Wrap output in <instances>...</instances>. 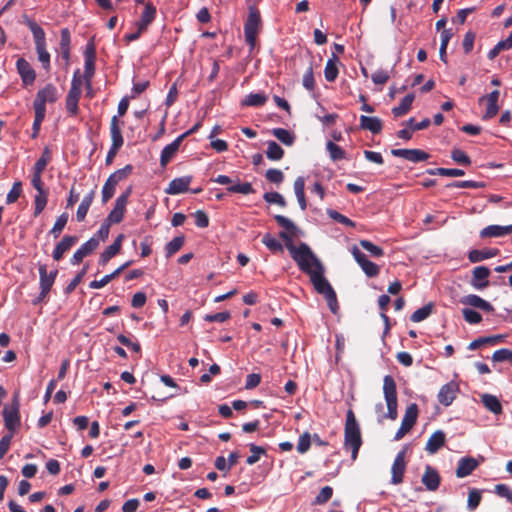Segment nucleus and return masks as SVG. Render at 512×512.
<instances>
[{
	"mask_svg": "<svg viewBox=\"0 0 512 512\" xmlns=\"http://www.w3.org/2000/svg\"><path fill=\"white\" fill-rule=\"evenodd\" d=\"M274 219L279 226L290 232L289 240L284 241L285 247L290 252L292 259L296 262L299 269H305L306 262H311V259H314L316 255L306 243H300L297 247L294 245L293 237L296 236L298 229L290 219L283 215H275Z\"/></svg>",
	"mask_w": 512,
	"mask_h": 512,
	"instance_id": "nucleus-1",
	"label": "nucleus"
},
{
	"mask_svg": "<svg viewBox=\"0 0 512 512\" xmlns=\"http://www.w3.org/2000/svg\"><path fill=\"white\" fill-rule=\"evenodd\" d=\"M363 443L359 423L352 409L346 414L344 426V448L351 451L352 460H356L359 449Z\"/></svg>",
	"mask_w": 512,
	"mask_h": 512,
	"instance_id": "nucleus-2",
	"label": "nucleus"
},
{
	"mask_svg": "<svg viewBox=\"0 0 512 512\" xmlns=\"http://www.w3.org/2000/svg\"><path fill=\"white\" fill-rule=\"evenodd\" d=\"M300 270L309 275L317 293L324 295L332 289L331 284L324 277V267L316 256H314V259H311V262H306L305 269Z\"/></svg>",
	"mask_w": 512,
	"mask_h": 512,
	"instance_id": "nucleus-3",
	"label": "nucleus"
},
{
	"mask_svg": "<svg viewBox=\"0 0 512 512\" xmlns=\"http://www.w3.org/2000/svg\"><path fill=\"white\" fill-rule=\"evenodd\" d=\"M383 394L387 405V413L378 420L380 423L386 418L396 420L398 417L397 387L391 375H386L383 379Z\"/></svg>",
	"mask_w": 512,
	"mask_h": 512,
	"instance_id": "nucleus-4",
	"label": "nucleus"
},
{
	"mask_svg": "<svg viewBox=\"0 0 512 512\" xmlns=\"http://www.w3.org/2000/svg\"><path fill=\"white\" fill-rule=\"evenodd\" d=\"M38 271H39L40 293L37 296V298L35 300H33L34 305H37L46 300V298L48 297V295L51 291V288L55 282L57 274H58L57 269L48 273L47 266L45 264H39Z\"/></svg>",
	"mask_w": 512,
	"mask_h": 512,
	"instance_id": "nucleus-5",
	"label": "nucleus"
},
{
	"mask_svg": "<svg viewBox=\"0 0 512 512\" xmlns=\"http://www.w3.org/2000/svg\"><path fill=\"white\" fill-rule=\"evenodd\" d=\"M261 26V15L259 10L251 6L249 14L244 24V34L247 44L253 49L256 44V38Z\"/></svg>",
	"mask_w": 512,
	"mask_h": 512,
	"instance_id": "nucleus-6",
	"label": "nucleus"
},
{
	"mask_svg": "<svg viewBox=\"0 0 512 512\" xmlns=\"http://www.w3.org/2000/svg\"><path fill=\"white\" fill-rule=\"evenodd\" d=\"M58 100L57 88L49 83L43 88L39 89L36 93L35 100L33 102L34 112H41L46 114V104L55 103Z\"/></svg>",
	"mask_w": 512,
	"mask_h": 512,
	"instance_id": "nucleus-7",
	"label": "nucleus"
},
{
	"mask_svg": "<svg viewBox=\"0 0 512 512\" xmlns=\"http://www.w3.org/2000/svg\"><path fill=\"white\" fill-rule=\"evenodd\" d=\"M20 402L18 394H15L10 405L3 410L4 425L6 429L14 433L20 426Z\"/></svg>",
	"mask_w": 512,
	"mask_h": 512,
	"instance_id": "nucleus-8",
	"label": "nucleus"
},
{
	"mask_svg": "<svg viewBox=\"0 0 512 512\" xmlns=\"http://www.w3.org/2000/svg\"><path fill=\"white\" fill-rule=\"evenodd\" d=\"M85 64L83 79L85 81L86 89H92V78L95 73V61H96V48L93 40H90L85 48L84 52Z\"/></svg>",
	"mask_w": 512,
	"mask_h": 512,
	"instance_id": "nucleus-9",
	"label": "nucleus"
},
{
	"mask_svg": "<svg viewBox=\"0 0 512 512\" xmlns=\"http://www.w3.org/2000/svg\"><path fill=\"white\" fill-rule=\"evenodd\" d=\"M418 417V406L415 403L410 404L405 411L401 426L394 436V440L402 439L415 425Z\"/></svg>",
	"mask_w": 512,
	"mask_h": 512,
	"instance_id": "nucleus-10",
	"label": "nucleus"
},
{
	"mask_svg": "<svg viewBox=\"0 0 512 512\" xmlns=\"http://www.w3.org/2000/svg\"><path fill=\"white\" fill-rule=\"evenodd\" d=\"M131 194V188H128L123 194H121L115 201V206L112 211L108 214L106 220L112 224H118L123 220L124 213L126 211V205L128 198Z\"/></svg>",
	"mask_w": 512,
	"mask_h": 512,
	"instance_id": "nucleus-11",
	"label": "nucleus"
},
{
	"mask_svg": "<svg viewBox=\"0 0 512 512\" xmlns=\"http://www.w3.org/2000/svg\"><path fill=\"white\" fill-rule=\"evenodd\" d=\"M352 255L363 272L368 277H376L380 272V268L374 262L368 260L367 256L361 252L356 246L352 248Z\"/></svg>",
	"mask_w": 512,
	"mask_h": 512,
	"instance_id": "nucleus-12",
	"label": "nucleus"
},
{
	"mask_svg": "<svg viewBox=\"0 0 512 512\" xmlns=\"http://www.w3.org/2000/svg\"><path fill=\"white\" fill-rule=\"evenodd\" d=\"M499 96V90H493L489 94L479 98V104H486L485 113L482 116L484 120L492 119L498 114L500 109L498 105Z\"/></svg>",
	"mask_w": 512,
	"mask_h": 512,
	"instance_id": "nucleus-13",
	"label": "nucleus"
},
{
	"mask_svg": "<svg viewBox=\"0 0 512 512\" xmlns=\"http://www.w3.org/2000/svg\"><path fill=\"white\" fill-rule=\"evenodd\" d=\"M391 154L413 163L426 161L430 157L427 152L420 149H392Z\"/></svg>",
	"mask_w": 512,
	"mask_h": 512,
	"instance_id": "nucleus-14",
	"label": "nucleus"
},
{
	"mask_svg": "<svg viewBox=\"0 0 512 512\" xmlns=\"http://www.w3.org/2000/svg\"><path fill=\"white\" fill-rule=\"evenodd\" d=\"M16 68L24 86H29L34 83L36 79V72L25 58H18Z\"/></svg>",
	"mask_w": 512,
	"mask_h": 512,
	"instance_id": "nucleus-15",
	"label": "nucleus"
},
{
	"mask_svg": "<svg viewBox=\"0 0 512 512\" xmlns=\"http://www.w3.org/2000/svg\"><path fill=\"white\" fill-rule=\"evenodd\" d=\"M99 246V239L97 237H91L88 241L82 244L73 254L71 263L77 265L83 261V259L93 253Z\"/></svg>",
	"mask_w": 512,
	"mask_h": 512,
	"instance_id": "nucleus-16",
	"label": "nucleus"
},
{
	"mask_svg": "<svg viewBox=\"0 0 512 512\" xmlns=\"http://www.w3.org/2000/svg\"><path fill=\"white\" fill-rule=\"evenodd\" d=\"M421 482L428 491H436L441 483V476L436 468L426 465Z\"/></svg>",
	"mask_w": 512,
	"mask_h": 512,
	"instance_id": "nucleus-17",
	"label": "nucleus"
},
{
	"mask_svg": "<svg viewBox=\"0 0 512 512\" xmlns=\"http://www.w3.org/2000/svg\"><path fill=\"white\" fill-rule=\"evenodd\" d=\"M406 470V463H405V452L401 451L399 452L392 464L391 467V483L394 485H398L403 482L404 473Z\"/></svg>",
	"mask_w": 512,
	"mask_h": 512,
	"instance_id": "nucleus-18",
	"label": "nucleus"
},
{
	"mask_svg": "<svg viewBox=\"0 0 512 512\" xmlns=\"http://www.w3.org/2000/svg\"><path fill=\"white\" fill-rule=\"evenodd\" d=\"M193 177L191 175H186L182 177H178L170 181L167 188H165V193L169 195H178L181 193H185L189 189V185L192 182Z\"/></svg>",
	"mask_w": 512,
	"mask_h": 512,
	"instance_id": "nucleus-19",
	"label": "nucleus"
},
{
	"mask_svg": "<svg viewBox=\"0 0 512 512\" xmlns=\"http://www.w3.org/2000/svg\"><path fill=\"white\" fill-rule=\"evenodd\" d=\"M458 392V384L451 381L440 388L437 395L438 401L444 406H449L456 398Z\"/></svg>",
	"mask_w": 512,
	"mask_h": 512,
	"instance_id": "nucleus-20",
	"label": "nucleus"
},
{
	"mask_svg": "<svg viewBox=\"0 0 512 512\" xmlns=\"http://www.w3.org/2000/svg\"><path fill=\"white\" fill-rule=\"evenodd\" d=\"M23 23L27 25L33 34L35 48L46 46V34L43 28L27 15L23 16Z\"/></svg>",
	"mask_w": 512,
	"mask_h": 512,
	"instance_id": "nucleus-21",
	"label": "nucleus"
},
{
	"mask_svg": "<svg viewBox=\"0 0 512 512\" xmlns=\"http://www.w3.org/2000/svg\"><path fill=\"white\" fill-rule=\"evenodd\" d=\"M78 242V237L75 235H65L61 241L55 246L52 257L55 261L63 258V255L69 251Z\"/></svg>",
	"mask_w": 512,
	"mask_h": 512,
	"instance_id": "nucleus-22",
	"label": "nucleus"
},
{
	"mask_svg": "<svg viewBox=\"0 0 512 512\" xmlns=\"http://www.w3.org/2000/svg\"><path fill=\"white\" fill-rule=\"evenodd\" d=\"M124 239V235L123 234H119L116 239L114 240V242L108 246L101 254H100V257H99V260H98V263L99 265L101 266H105L107 265V263L114 257L116 256L120 250H121V247H122V241Z\"/></svg>",
	"mask_w": 512,
	"mask_h": 512,
	"instance_id": "nucleus-23",
	"label": "nucleus"
},
{
	"mask_svg": "<svg viewBox=\"0 0 512 512\" xmlns=\"http://www.w3.org/2000/svg\"><path fill=\"white\" fill-rule=\"evenodd\" d=\"M490 275V270L486 266H477L472 271V281L471 284L476 289H484L489 286L488 277Z\"/></svg>",
	"mask_w": 512,
	"mask_h": 512,
	"instance_id": "nucleus-24",
	"label": "nucleus"
},
{
	"mask_svg": "<svg viewBox=\"0 0 512 512\" xmlns=\"http://www.w3.org/2000/svg\"><path fill=\"white\" fill-rule=\"evenodd\" d=\"M479 463L472 457H463L458 461L455 474L458 478L469 476L477 467Z\"/></svg>",
	"mask_w": 512,
	"mask_h": 512,
	"instance_id": "nucleus-25",
	"label": "nucleus"
},
{
	"mask_svg": "<svg viewBox=\"0 0 512 512\" xmlns=\"http://www.w3.org/2000/svg\"><path fill=\"white\" fill-rule=\"evenodd\" d=\"M183 141V137H177L172 143L166 145L160 156V165L164 168L172 160L179 150V147Z\"/></svg>",
	"mask_w": 512,
	"mask_h": 512,
	"instance_id": "nucleus-26",
	"label": "nucleus"
},
{
	"mask_svg": "<svg viewBox=\"0 0 512 512\" xmlns=\"http://www.w3.org/2000/svg\"><path fill=\"white\" fill-rule=\"evenodd\" d=\"M512 234V224L507 226L489 225L480 231L481 238L503 237Z\"/></svg>",
	"mask_w": 512,
	"mask_h": 512,
	"instance_id": "nucleus-27",
	"label": "nucleus"
},
{
	"mask_svg": "<svg viewBox=\"0 0 512 512\" xmlns=\"http://www.w3.org/2000/svg\"><path fill=\"white\" fill-rule=\"evenodd\" d=\"M445 440V433L441 430H437L429 437L425 450L429 454H435L444 446Z\"/></svg>",
	"mask_w": 512,
	"mask_h": 512,
	"instance_id": "nucleus-28",
	"label": "nucleus"
},
{
	"mask_svg": "<svg viewBox=\"0 0 512 512\" xmlns=\"http://www.w3.org/2000/svg\"><path fill=\"white\" fill-rule=\"evenodd\" d=\"M360 128L363 130H367L372 134H379L383 128V122L378 117H370L361 115L359 118Z\"/></svg>",
	"mask_w": 512,
	"mask_h": 512,
	"instance_id": "nucleus-29",
	"label": "nucleus"
},
{
	"mask_svg": "<svg viewBox=\"0 0 512 512\" xmlns=\"http://www.w3.org/2000/svg\"><path fill=\"white\" fill-rule=\"evenodd\" d=\"M124 123L119 120L118 116H113L110 122V136L112 141V146L122 147L124 143V139L121 132V125Z\"/></svg>",
	"mask_w": 512,
	"mask_h": 512,
	"instance_id": "nucleus-30",
	"label": "nucleus"
},
{
	"mask_svg": "<svg viewBox=\"0 0 512 512\" xmlns=\"http://www.w3.org/2000/svg\"><path fill=\"white\" fill-rule=\"evenodd\" d=\"M132 264V261H127L125 262L123 265H121L120 267H118L116 270H114L112 273L110 274H107L105 275L102 279L100 280H94V281H91L90 284H89V287L92 288V289H100V288H103L104 286H106L109 282H111L112 280H114L116 277H118L120 275V273L126 269L127 267H129L130 265Z\"/></svg>",
	"mask_w": 512,
	"mask_h": 512,
	"instance_id": "nucleus-31",
	"label": "nucleus"
},
{
	"mask_svg": "<svg viewBox=\"0 0 512 512\" xmlns=\"http://www.w3.org/2000/svg\"><path fill=\"white\" fill-rule=\"evenodd\" d=\"M499 254L497 248L477 250L473 249L468 253V259L471 263H478L486 259L493 258Z\"/></svg>",
	"mask_w": 512,
	"mask_h": 512,
	"instance_id": "nucleus-32",
	"label": "nucleus"
},
{
	"mask_svg": "<svg viewBox=\"0 0 512 512\" xmlns=\"http://www.w3.org/2000/svg\"><path fill=\"white\" fill-rule=\"evenodd\" d=\"M505 339V335H493L486 337H479L472 342H470L468 349L476 350L484 345H496L498 343H502Z\"/></svg>",
	"mask_w": 512,
	"mask_h": 512,
	"instance_id": "nucleus-33",
	"label": "nucleus"
},
{
	"mask_svg": "<svg viewBox=\"0 0 512 512\" xmlns=\"http://www.w3.org/2000/svg\"><path fill=\"white\" fill-rule=\"evenodd\" d=\"M95 190H91L84 196L76 212L77 221L82 222L85 220L88 210L94 200Z\"/></svg>",
	"mask_w": 512,
	"mask_h": 512,
	"instance_id": "nucleus-34",
	"label": "nucleus"
},
{
	"mask_svg": "<svg viewBox=\"0 0 512 512\" xmlns=\"http://www.w3.org/2000/svg\"><path fill=\"white\" fill-rule=\"evenodd\" d=\"M481 401L485 408L488 409L490 412L496 415L502 413V404L496 396L491 394H484L482 395Z\"/></svg>",
	"mask_w": 512,
	"mask_h": 512,
	"instance_id": "nucleus-35",
	"label": "nucleus"
},
{
	"mask_svg": "<svg viewBox=\"0 0 512 512\" xmlns=\"http://www.w3.org/2000/svg\"><path fill=\"white\" fill-rule=\"evenodd\" d=\"M268 100V97L264 93H250L242 101V106L247 107H261Z\"/></svg>",
	"mask_w": 512,
	"mask_h": 512,
	"instance_id": "nucleus-36",
	"label": "nucleus"
},
{
	"mask_svg": "<svg viewBox=\"0 0 512 512\" xmlns=\"http://www.w3.org/2000/svg\"><path fill=\"white\" fill-rule=\"evenodd\" d=\"M338 58L335 54L332 55L331 58L328 59L325 69L324 76L328 82H334L338 77V67H337Z\"/></svg>",
	"mask_w": 512,
	"mask_h": 512,
	"instance_id": "nucleus-37",
	"label": "nucleus"
},
{
	"mask_svg": "<svg viewBox=\"0 0 512 512\" xmlns=\"http://www.w3.org/2000/svg\"><path fill=\"white\" fill-rule=\"evenodd\" d=\"M414 101V94H407L400 102V104L392 109V113L395 117H401L407 114Z\"/></svg>",
	"mask_w": 512,
	"mask_h": 512,
	"instance_id": "nucleus-38",
	"label": "nucleus"
},
{
	"mask_svg": "<svg viewBox=\"0 0 512 512\" xmlns=\"http://www.w3.org/2000/svg\"><path fill=\"white\" fill-rule=\"evenodd\" d=\"M81 86H82V79H81V75H80V70L77 69L74 72V75H73V78L71 81V87L69 89L67 96L80 100L81 93H82Z\"/></svg>",
	"mask_w": 512,
	"mask_h": 512,
	"instance_id": "nucleus-39",
	"label": "nucleus"
},
{
	"mask_svg": "<svg viewBox=\"0 0 512 512\" xmlns=\"http://www.w3.org/2000/svg\"><path fill=\"white\" fill-rule=\"evenodd\" d=\"M433 309H434V304L430 302V303L424 305L423 307L417 309L416 311H414L412 313V315L410 316V320L415 323L421 322V321L427 319L433 313Z\"/></svg>",
	"mask_w": 512,
	"mask_h": 512,
	"instance_id": "nucleus-40",
	"label": "nucleus"
},
{
	"mask_svg": "<svg viewBox=\"0 0 512 512\" xmlns=\"http://www.w3.org/2000/svg\"><path fill=\"white\" fill-rule=\"evenodd\" d=\"M184 242H185L184 235H180V236L174 237L165 246L166 257L170 258L175 253H177L182 248V246L184 245Z\"/></svg>",
	"mask_w": 512,
	"mask_h": 512,
	"instance_id": "nucleus-41",
	"label": "nucleus"
},
{
	"mask_svg": "<svg viewBox=\"0 0 512 512\" xmlns=\"http://www.w3.org/2000/svg\"><path fill=\"white\" fill-rule=\"evenodd\" d=\"M266 156H267V158L269 160L279 161L284 156V150L275 141H269L268 142V148H267V151H266Z\"/></svg>",
	"mask_w": 512,
	"mask_h": 512,
	"instance_id": "nucleus-42",
	"label": "nucleus"
},
{
	"mask_svg": "<svg viewBox=\"0 0 512 512\" xmlns=\"http://www.w3.org/2000/svg\"><path fill=\"white\" fill-rule=\"evenodd\" d=\"M427 173L429 175H440L448 177H460L465 174L464 170L457 168H434L428 169Z\"/></svg>",
	"mask_w": 512,
	"mask_h": 512,
	"instance_id": "nucleus-43",
	"label": "nucleus"
},
{
	"mask_svg": "<svg viewBox=\"0 0 512 512\" xmlns=\"http://www.w3.org/2000/svg\"><path fill=\"white\" fill-rule=\"evenodd\" d=\"M262 243L272 252V253H282L283 245L275 239L270 233H266L262 237Z\"/></svg>",
	"mask_w": 512,
	"mask_h": 512,
	"instance_id": "nucleus-44",
	"label": "nucleus"
},
{
	"mask_svg": "<svg viewBox=\"0 0 512 512\" xmlns=\"http://www.w3.org/2000/svg\"><path fill=\"white\" fill-rule=\"evenodd\" d=\"M48 201V191L37 193L34 197V216H39L45 209Z\"/></svg>",
	"mask_w": 512,
	"mask_h": 512,
	"instance_id": "nucleus-45",
	"label": "nucleus"
},
{
	"mask_svg": "<svg viewBox=\"0 0 512 512\" xmlns=\"http://www.w3.org/2000/svg\"><path fill=\"white\" fill-rule=\"evenodd\" d=\"M51 159V151L48 147H45L40 158L34 164L33 171L43 173Z\"/></svg>",
	"mask_w": 512,
	"mask_h": 512,
	"instance_id": "nucleus-46",
	"label": "nucleus"
},
{
	"mask_svg": "<svg viewBox=\"0 0 512 512\" xmlns=\"http://www.w3.org/2000/svg\"><path fill=\"white\" fill-rule=\"evenodd\" d=\"M227 191L230 193H240L243 195H249V194H252L255 192L251 183H249V182L239 183V181H237L233 185L228 186Z\"/></svg>",
	"mask_w": 512,
	"mask_h": 512,
	"instance_id": "nucleus-47",
	"label": "nucleus"
},
{
	"mask_svg": "<svg viewBox=\"0 0 512 512\" xmlns=\"http://www.w3.org/2000/svg\"><path fill=\"white\" fill-rule=\"evenodd\" d=\"M132 171H133V166L128 164L125 167H123L122 169H118L117 171L112 173L108 177V180H110L112 183L117 185L120 181L126 179L132 173Z\"/></svg>",
	"mask_w": 512,
	"mask_h": 512,
	"instance_id": "nucleus-48",
	"label": "nucleus"
},
{
	"mask_svg": "<svg viewBox=\"0 0 512 512\" xmlns=\"http://www.w3.org/2000/svg\"><path fill=\"white\" fill-rule=\"evenodd\" d=\"M272 133L279 141L287 146L294 143V135L284 128H274Z\"/></svg>",
	"mask_w": 512,
	"mask_h": 512,
	"instance_id": "nucleus-49",
	"label": "nucleus"
},
{
	"mask_svg": "<svg viewBox=\"0 0 512 512\" xmlns=\"http://www.w3.org/2000/svg\"><path fill=\"white\" fill-rule=\"evenodd\" d=\"M326 149L329 152V156L333 161H339L346 157L345 151L337 144L332 141H328Z\"/></svg>",
	"mask_w": 512,
	"mask_h": 512,
	"instance_id": "nucleus-50",
	"label": "nucleus"
},
{
	"mask_svg": "<svg viewBox=\"0 0 512 512\" xmlns=\"http://www.w3.org/2000/svg\"><path fill=\"white\" fill-rule=\"evenodd\" d=\"M68 214L62 213L55 221L52 229L50 230V234L53 235V237L56 239L60 236L63 229L65 228L67 222H68Z\"/></svg>",
	"mask_w": 512,
	"mask_h": 512,
	"instance_id": "nucleus-51",
	"label": "nucleus"
},
{
	"mask_svg": "<svg viewBox=\"0 0 512 512\" xmlns=\"http://www.w3.org/2000/svg\"><path fill=\"white\" fill-rule=\"evenodd\" d=\"M447 188H470L478 189L485 187L483 182H477L472 180L453 181L446 185Z\"/></svg>",
	"mask_w": 512,
	"mask_h": 512,
	"instance_id": "nucleus-52",
	"label": "nucleus"
},
{
	"mask_svg": "<svg viewBox=\"0 0 512 512\" xmlns=\"http://www.w3.org/2000/svg\"><path fill=\"white\" fill-rule=\"evenodd\" d=\"M249 449L252 454L246 459V463L248 465L257 463L260 460L261 455L266 454V450L263 447L257 446L255 444H250Z\"/></svg>",
	"mask_w": 512,
	"mask_h": 512,
	"instance_id": "nucleus-53",
	"label": "nucleus"
},
{
	"mask_svg": "<svg viewBox=\"0 0 512 512\" xmlns=\"http://www.w3.org/2000/svg\"><path fill=\"white\" fill-rule=\"evenodd\" d=\"M156 12V7L151 2L146 3L140 21L150 25L155 20Z\"/></svg>",
	"mask_w": 512,
	"mask_h": 512,
	"instance_id": "nucleus-54",
	"label": "nucleus"
},
{
	"mask_svg": "<svg viewBox=\"0 0 512 512\" xmlns=\"http://www.w3.org/2000/svg\"><path fill=\"white\" fill-rule=\"evenodd\" d=\"M481 499V492L475 488L471 489L468 495L467 508L470 511L475 510L479 506Z\"/></svg>",
	"mask_w": 512,
	"mask_h": 512,
	"instance_id": "nucleus-55",
	"label": "nucleus"
},
{
	"mask_svg": "<svg viewBox=\"0 0 512 512\" xmlns=\"http://www.w3.org/2000/svg\"><path fill=\"white\" fill-rule=\"evenodd\" d=\"M333 495V488L330 486L323 487L318 495L315 497L313 504L322 505L328 502Z\"/></svg>",
	"mask_w": 512,
	"mask_h": 512,
	"instance_id": "nucleus-56",
	"label": "nucleus"
},
{
	"mask_svg": "<svg viewBox=\"0 0 512 512\" xmlns=\"http://www.w3.org/2000/svg\"><path fill=\"white\" fill-rule=\"evenodd\" d=\"M451 158L460 165L469 166L471 164L470 157L461 149L454 148L451 151Z\"/></svg>",
	"mask_w": 512,
	"mask_h": 512,
	"instance_id": "nucleus-57",
	"label": "nucleus"
},
{
	"mask_svg": "<svg viewBox=\"0 0 512 512\" xmlns=\"http://www.w3.org/2000/svg\"><path fill=\"white\" fill-rule=\"evenodd\" d=\"M359 243L361 247L368 251L373 257H382L384 255V250L381 247L368 240H360Z\"/></svg>",
	"mask_w": 512,
	"mask_h": 512,
	"instance_id": "nucleus-58",
	"label": "nucleus"
},
{
	"mask_svg": "<svg viewBox=\"0 0 512 512\" xmlns=\"http://www.w3.org/2000/svg\"><path fill=\"white\" fill-rule=\"evenodd\" d=\"M302 84L309 91H313L315 88V79L313 74L312 63L309 64L307 70L303 75Z\"/></svg>",
	"mask_w": 512,
	"mask_h": 512,
	"instance_id": "nucleus-59",
	"label": "nucleus"
},
{
	"mask_svg": "<svg viewBox=\"0 0 512 512\" xmlns=\"http://www.w3.org/2000/svg\"><path fill=\"white\" fill-rule=\"evenodd\" d=\"M22 193V183L20 181H16L13 183L12 188L7 194L6 202L7 204L15 203Z\"/></svg>",
	"mask_w": 512,
	"mask_h": 512,
	"instance_id": "nucleus-60",
	"label": "nucleus"
},
{
	"mask_svg": "<svg viewBox=\"0 0 512 512\" xmlns=\"http://www.w3.org/2000/svg\"><path fill=\"white\" fill-rule=\"evenodd\" d=\"M312 436L308 432H304L300 437L297 444V451L301 454L306 453L311 446Z\"/></svg>",
	"mask_w": 512,
	"mask_h": 512,
	"instance_id": "nucleus-61",
	"label": "nucleus"
},
{
	"mask_svg": "<svg viewBox=\"0 0 512 512\" xmlns=\"http://www.w3.org/2000/svg\"><path fill=\"white\" fill-rule=\"evenodd\" d=\"M463 317L466 322L469 324H478L482 321V316L479 312L470 309V308H464L462 310Z\"/></svg>",
	"mask_w": 512,
	"mask_h": 512,
	"instance_id": "nucleus-62",
	"label": "nucleus"
},
{
	"mask_svg": "<svg viewBox=\"0 0 512 512\" xmlns=\"http://www.w3.org/2000/svg\"><path fill=\"white\" fill-rule=\"evenodd\" d=\"M492 360L494 362H512V351L507 348L496 350L492 355Z\"/></svg>",
	"mask_w": 512,
	"mask_h": 512,
	"instance_id": "nucleus-63",
	"label": "nucleus"
},
{
	"mask_svg": "<svg viewBox=\"0 0 512 512\" xmlns=\"http://www.w3.org/2000/svg\"><path fill=\"white\" fill-rule=\"evenodd\" d=\"M265 178L271 183L280 184L284 180V174L279 169L270 168L266 171Z\"/></svg>",
	"mask_w": 512,
	"mask_h": 512,
	"instance_id": "nucleus-64",
	"label": "nucleus"
}]
</instances>
